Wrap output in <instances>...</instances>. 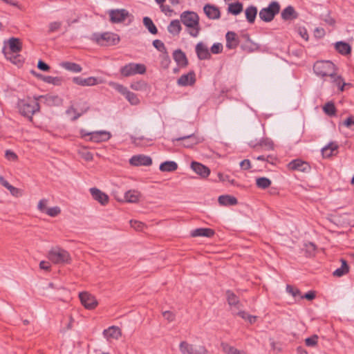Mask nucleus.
Instances as JSON below:
<instances>
[{"label": "nucleus", "instance_id": "obj_59", "mask_svg": "<svg viewBox=\"0 0 354 354\" xmlns=\"http://www.w3.org/2000/svg\"><path fill=\"white\" fill-rule=\"evenodd\" d=\"M62 26L61 21H53L49 24L48 26V31L49 32H55L60 29Z\"/></svg>", "mask_w": 354, "mask_h": 354}, {"label": "nucleus", "instance_id": "obj_10", "mask_svg": "<svg viewBox=\"0 0 354 354\" xmlns=\"http://www.w3.org/2000/svg\"><path fill=\"white\" fill-rule=\"evenodd\" d=\"M110 21L113 24L123 22L130 15L125 9H115L109 11Z\"/></svg>", "mask_w": 354, "mask_h": 354}, {"label": "nucleus", "instance_id": "obj_53", "mask_svg": "<svg viewBox=\"0 0 354 354\" xmlns=\"http://www.w3.org/2000/svg\"><path fill=\"white\" fill-rule=\"evenodd\" d=\"M271 184L270 178H257V185L258 187L266 189Z\"/></svg>", "mask_w": 354, "mask_h": 354}, {"label": "nucleus", "instance_id": "obj_46", "mask_svg": "<svg viewBox=\"0 0 354 354\" xmlns=\"http://www.w3.org/2000/svg\"><path fill=\"white\" fill-rule=\"evenodd\" d=\"M241 48L249 53L254 52L258 49V46L257 44L252 42V41H249L248 42H245L241 45Z\"/></svg>", "mask_w": 354, "mask_h": 354}, {"label": "nucleus", "instance_id": "obj_32", "mask_svg": "<svg viewBox=\"0 0 354 354\" xmlns=\"http://www.w3.org/2000/svg\"><path fill=\"white\" fill-rule=\"evenodd\" d=\"M297 17L294 8L291 6L286 7L281 12V18L284 20H290Z\"/></svg>", "mask_w": 354, "mask_h": 354}, {"label": "nucleus", "instance_id": "obj_1", "mask_svg": "<svg viewBox=\"0 0 354 354\" xmlns=\"http://www.w3.org/2000/svg\"><path fill=\"white\" fill-rule=\"evenodd\" d=\"M313 70L317 76L330 77L333 83L342 91L346 84L342 78L336 73V68L334 64L330 61H318L313 66Z\"/></svg>", "mask_w": 354, "mask_h": 354}, {"label": "nucleus", "instance_id": "obj_58", "mask_svg": "<svg viewBox=\"0 0 354 354\" xmlns=\"http://www.w3.org/2000/svg\"><path fill=\"white\" fill-rule=\"evenodd\" d=\"M259 145L265 147L267 149H272L273 148V142L270 139L266 138L260 141Z\"/></svg>", "mask_w": 354, "mask_h": 354}, {"label": "nucleus", "instance_id": "obj_33", "mask_svg": "<svg viewBox=\"0 0 354 354\" xmlns=\"http://www.w3.org/2000/svg\"><path fill=\"white\" fill-rule=\"evenodd\" d=\"M178 168V165L174 161H165L160 164V170L162 171L171 172L176 171Z\"/></svg>", "mask_w": 354, "mask_h": 354}, {"label": "nucleus", "instance_id": "obj_49", "mask_svg": "<svg viewBox=\"0 0 354 354\" xmlns=\"http://www.w3.org/2000/svg\"><path fill=\"white\" fill-rule=\"evenodd\" d=\"M82 112H78L76 109L71 106L66 111V114L68 117L71 118V120H75L77 119L82 114Z\"/></svg>", "mask_w": 354, "mask_h": 354}, {"label": "nucleus", "instance_id": "obj_30", "mask_svg": "<svg viewBox=\"0 0 354 354\" xmlns=\"http://www.w3.org/2000/svg\"><path fill=\"white\" fill-rule=\"evenodd\" d=\"M342 266L340 268L336 269L333 272V275L337 277H341L344 276V274H347L349 271V266L348 265L347 261L344 259H341Z\"/></svg>", "mask_w": 354, "mask_h": 354}, {"label": "nucleus", "instance_id": "obj_40", "mask_svg": "<svg viewBox=\"0 0 354 354\" xmlns=\"http://www.w3.org/2000/svg\"><path fill=\"white\" fill-rule=\"evenodd\" d=\"M143 24L145 25V26L148 29V30L151 33V34H156L158 30H157V28L156 27V26L154 25L153 22L152 21V20L148 17H145L143 18Z\"/></svg>", "mask_w": 354, "mask_h": 354}, {"label": "nucleus", "instance_id": "obj_26", "mask_svg": "<svg viewBox=\"0 0 354 354\" xmlns=\"http://www.w3.org/2000/svg\"><path fill=\"white\" fill-rule=\"evenodd\" d=\"M195 82V75L193 72H189L187 74L183 75L178 80V84L180 86L192 85Z\"/></svg>", "mask_w": 354, "mask_h": 354}, {"label": "nucleus", "instance_id": "obj_24", "mask_svg": "<svg viewBox=\"0 0 354 354\" xmlns=\"http://www.w3.org/2000/svg\"><path fill=\"white\" fill-rule=\"evenodd\" d=\"M226 47L229 49H234L239 45L237 35L234 32H227L226 35Z\"/></svg>", "mask_w": 354, "mask_h": 354}, {"label": "nucleus", "instance_id": "obj_41", "mask_svg": "<svg viewBox=\"0 0 354 354\" xmlns=\"http://www.w3.org/2000/svg\"><path fill=\"white\" fill-rule=\"evenodd\" d=\"M236 315L241 317L243 319L248 321L250 324H254L257 319V316L251 315L243 310H240L236 313Z\"/></svg>", "mask_w": 354, "mask_h": 354}, {"label": "nucleus", "instance_id": "obj_56", "mask_svg": "<svg viewBox=\"0 0 354 354\" xmlns=\"http://www.w3.org/2000/svg\"><path fill=\"white\" fill-rule=\"evenodd\" d=\"M306 256L308 257H312L315 254L316 245L313 243H308L306 245Z\"/></svg>", "mask_w": 354, "mask_h": 354}, {"label": "nucleus", "instance_id": "obj_11", "mask_svg": "<svg viewBox=\"0 0 354 354\" xmlns=\"http://www.w3.org/2000/svg\"><path fill=\"white\" fill-rule=\"evenodd\" d=\"M79 297L82 304L87 309L91 310L97 306L95 297L87 292H80Z\"/></svg>", "mask_w": 354, "mask_h": 354}, {"label": "nucleus", "instance_id": "obj_17", "mask_svg": "<svg viewBox=\"0 0 354 354\" xmlns=\"http://www.w3.org/2000/svg\"><path fill=\"white\" fill-rule=\"evenodd\" d=\"M130 163L132 165L140 166V165H150L152 162L151 158L149 156L144 155H138L133 156L130 160Z\"/></svg>", "mask_w": 354, "mask_h": 354}, {"label": "nucleus", "instance_id": "obj_22", "mask_svg": "<svg viewBox=\"0 0 354 354\" xmlns=\"http://www.w3.org/2000/svg\"><path fill=\"white\" fill-rule=\"evenodd\" d=\"M192 237L203 236V237H212L214 234V231L211 228H196L193 230L191 233Z\"/></svg>", "mask_w": 354, "mask_h": 354}, {"label": "nucleus", "instance_id": "obj_60", "mask_svg": "<svg viewBox=\"0 0 354 354\" xmlns=\"http://www.w3.org/2000/svg\"><path fill=\"white\" fill-rule=\"evenodd\" d=\"M223 50V45L221 43H215L211 48V52L214 54H218Z\"/></svg>", "mask_w": 354, "mask_h": 354}, {"label": "nucleus", "instance_id": "obj_63", "mask_svg": "<svg viewBox=\"0 0 354 354\" xmlns=\"http://www.w3.org/2000/svg\"><path fill=\"white\" fill-rule=\"evenodd\" d=\"M315 292L310 290L305 293L304 295H301V296H300V299H306L308 301H311L315 298Z\"/></svg>", "mask_w": 354, "mask_h": 354}, {"label": "nucleus", "instance_id": "obj_51", "mask_svg": "<svg viewBox=\"0 0 354 354\" xmlns=\"http://www.w3.org/2000/svg\"><path fill=\"white\" fill-rule=\"evenodd\" d=\"M219 181H221L225 185H227V183H229L234 187H240L241 189L245 187L243 185L238 183L234 178H232L231 180L230 178H219Z\"/></svg>", "mask_w": 354, "mask_h": 354}, {"label": "nucleus", "instance_id": "obj_36", "mask_svg": "<svg viewBox=\"0 0 354 354\" xmlns=\"http://www.w3.org/2000/svg\"><path fill=\"white\" fill-rule=\"evenodd\" d=\"M139 193L135 190H129L124 194L125 201L128 203H137L139 201Z\"/></svg>", "mask_w": 354, "mask_h": 354}, {"label": "nucleus", "instance_id": "obj_62", "mask_svg": "<svg viewBox=\"0 0 354 354\" xmlns=\"http://www.w3.org/2000/svg\"><path fill=\"white\" fill-rule=\"evenodd\" d=\"M5 157L10 161H15L17 159V156L11 150H6L5 152Z\"/></svg>", "mask_w": 354, "mask_h": 354}, {"label": "nucleus", "instance_id": "obj_18", "mask_svg": "<svg viewBox=\"0 0 354 354\" xmlns=\"http://www.w3.org/2000/svg\"><path fill=\"white\" fill-rule=\"evenodd\" d=\"M218 202L221 206L225 207L233 206L238 204L237 198L229 194L219 196Z\"/></svg>", "mask_w": 354, "mask_h": 354}, {"label": "nucleus", "instance_id": "obj_38", "mask_svg": "<svg viewBox=\"0 0 354 354\" xmlns=\"http://www.w3.org/2000/svg\"><path fill=\"white\" fill-rule=\"evenodd\" d=\"M257 14V9L254 6H250L245 10V17L248 22L253 23Z\"/></svg>", "mask_w": 354, "mask_h": 354}, {"label": "nucleus", "instance_id": "obj_39", "mask_svg": "<svg viewBox=\"0 0 354 354\" xmlns=\"http://www.w3.org/2000/svg\"><path fill=\"white\" fill-rule=\"evenodd\" d=\"M62 66L65 69L75 73H80L82 71V67L75 63L66 62L62 63Z\"/></svg>", "mask_w": 354, "mask_h": 354}, {"label": "nucleus", "instance_id": "obj_19", "mask_svg": "<svg viewBox=\"0 0 354 354\" xmlns=\"http://www.w3.org/2000/svg\"><path fill=\"white\" fill-rule=\"evenodd\" d=\"M203 10L207 17L210 19H218L220 18V11L215 6L207 4L204 6Z\"/></svg>", "mask_w": 354, "mask_h": 354}, {"label": "nucleus", "instance_id": "obj_52", "mask_svg": "<svg viewBox=\"0 0 354 354\" xmlns=\"http://www.w3.org/2000/svg\"><path fill=\"white\" fill-rule=\"evenodd\" d=\"M61 212V209L58 206L48 207H46V214L51 217H55Z\"/></svg>", "mask_w": 354, "mask_h": 354}, {"label": "nucleus", "instance_id": "obj_55", "mask_svg": "<svg viewBox=\"0 0 354 354\" xmlns=\"http://www.w3.org/2000/svg\"><path fill=\"white\" fill-rule=\"evenodd\" d=\"M318 335H313L305 339V344L307 346H315L318 342Z\"/></svg>", "mask_w": 354, "mask_h": 354}, {"label": "nucleus", "instance_id": "obj_3", "mask_svg": "<svg viewBox=\"0 0 354 354\" xmlns=\"http://www.w3.org/2000/svg\"><path fill=\"white\" fill-rule=\"evenodd\" d=\"M42 95L37 98H27L19 100L17 107L19 113L28 118H31L32 115L39 110L38 100L42 98Z\"/></svg>", "mask_w": 354, "mask_h": 354}, {"label": "nucleus", "instance_id": "obj_4", "mask_svg": "<svg viewBox=\"0 0 354 354\" xmlns=\"http://www.w3.org/2000/svg\"><path fill=\"white\" fill-rule=\"evenodd\" d=\"M48 258L50 261L57 264H68L71 261L70 254L59 247L52 248L48 252Z\"/></svg>", "mask_w": 354, "mask_h": 354}, {"label": "nucleus", "instance_id": "obj_27", "mask_svg": "<svg viewBox=\"0 0 354 354\" xmlns=\"http://www.w3.org/2000/svg\"><path fill=\"white\" fill-rule=\"evenodd\" d=\"M0 184L7 188L12 196L19 197L22 195V190L10 185L6 178H0Z\"/></svg>", "mask_w": 354, "mask_h": 354}, {"label": "nucleus", "instance_id": "obj_25", "mask_svg": "<svg viewBox=\"0 0 354 354\" xmlns=\"http://www.w3.org/2000/svg\"><path fill=\"white\" fill-rule=\"evenodd\" d=\"M338 145L333 142H330L328 145L322 149V156L324 158H330L335 155L337 152Z\"/></svg>", "mask_w": 354, "mask_h": 354}, {"label": "nucleus", "instance_id": "obj_64", "mask_svg": "<svg viewBox=\"0 0 354 354\" xmlns=\"http://www.w3.org/2000/svg\"><path fill=\"white\" fill-rule=\"evenodd\" d=\"M344 125L348 128H349L350 129H351L352 131H354V120L350 117V118H348L344 122Z\"/></svg>", "mask_w": 354, "mask_h": 354}, {"label": "nucleus", "instance_id": "obj_15", "mask_svg": "<svg viewBox=\"0 0 354 354\" xmlns=\"http://www.w3.org/2000/svg\"><path fill=\"white\" fill-rule=\"evenodd\" d=\"M191 168L201 177H207L210 174V169L207 167L196 161L191 163Z\"/></svg>", "mask_w": 354, "mask_h": 354}, {"label": "nucleus", "instance_id": "obj_37", "mask_svg": "<svg viewBox=\"0 0 354 354\" xmlns=\"http://www.w3.org/2000/svg\"><path fill=\"white\" fill-rule=\"evenodd\" d=\"M5 56L8 59L10 60L13 64L18 66H21L23 63L22 57L17 53L12 54L11 53H5Z\"/></svg>", "mask_w": 354, "mask_h": 354}, {"label": "nucleus", "instance_id": "obj_2", "mask_svg": "<svg viewBox=\"0 0 354 354\" xmlns=\"http://www.w3.org/2000/svg\"><path fill=\"white\" fill-rule=\"evenodd\" d=\"M180 18L189 35L192 37H197L201 30L198 15L192 11H185L181 13Z\"/></svg>", "mask_w": 354, "mask_h": 354}, {"label": "nucleus", "instance_id": "obj_20", "mask_svg": "<svg viewBox=\"0 0 354 354\" xmlns=\"http://www.w3.org/2000/svg\"><path fill=\"white\" fill-rule=\"evenodd\" d=\"M103 335L107 339L111 338L118 339L121 336V331L119 327L112 326L104 330Z\"/></svg>", "mask_w": 354, "mask_h": 354}, {"label": "nucleus", "instance_id": "obj_35", "mask_svg": "<svg viewBox=\"0 0 354 354\" xmlns=\"http://www.w3.org/2000/svg\"><path fill=\"white\" fill-rule=\"evenodd\" d=\"M130 87L136 91H147L149 88V85L145 81L140 80L132 82Z\"/></svg>", "mask_w": 354, "mask_h": 354}, {"label": "nucleus", "instance_id": "obj_13", "mask_svg": "<svg viewBox=\"0 0 354 354\" xmlns=\"http://www.w3.org/2000/svg\"><path fill=\"white\" fill-rule=\"evenodd\" d=\"M288 168L291 170L299 171L302 172L310 171L311 167L306 162L300 160H295L288 164Z\"/></svg>", "mask_w": 354, "mask_h": 354}, {"label": "nucleus", "instance_id": "obj_5", "mask_svg": "<svg viewBox=\"0 0 354 354\" xmlns=\"http://www.w3.org/2000/svg\"><path fill=\"white\" fill-rule=\"evenodd\" d=\"M91 39L101 46L115 45L120 41L119 36L113 32L93 33Z\"/></svg>", "mask_w": 354, "mask_h": 354}, {"label": "nucleus", "instance_id": "obj_16", "mask_svg": "<svg viewBox=\"0 0 354 354\" xmlns=\"http://www.w3.org/2000/svg\"><path fill=\"white\" fill-rule=\"evenodd\" d=\"M73 82L82 86H91L100 83L97 79L94 77H89L87 78L75 77L73 78Z\"/></svg>", "mask_w": 354, "mask_h": 354}, {"label": "nucleus", "instance_id": "obj_6", "mask_svg": "<svg viewBox=\"0 0 354 354\" xmlns=\"http://www.w3.org/2000/svg\"><path fill=\"white\" fill-rule=\"evenodd\" d=\"M280 10L279 3L277 1L271 2L266 8H262L259 12V17L266 22L271 21L274 16L279 13Z\"/></svg>", "mask_w": 354, "mask_h": 354}, {"label": "nucleus", "instance_id": "obj_28", "mask_svg": "<svg viewBox=\"0 0 354 354\" xmlns=\"http://www.w3.org/2000/svg\"><path fill=\"white\" fill-rule=\"evenodd\" d=\"M227 304L230 306L239 308L240 301L239 297L230 290H227L225 292Z\"/></svg>", "mask_w": 354, "mask_h": 354}, {"label": "nucleus", "instance_id": "obj_14", "mask_svg": "<svg viewBox=\"0 0 354 354\" xmlns=\"http://www.w3.org/2000/svg\"><path fill=\"white\" fill-rule=\"evenodd\" d=\"M177 141H183V145L185 147H192L202 142L203 139L196 136L195 135H189L176 139Z\"/></svg>", "mask_w": 354, "mask_h": 354}, {"label": "nucleus", "instance_id": "obj_21", "mask_svg": "<svg viewBox=\"0 0 354 354\" xmlns=\"http://www.w3.org/2000/svg\"><path fill=\"white\" fill-rule=\"evenodd\" d=\"M9 46V51L4 50L5 53H11L12 54H16L21 51V44L19 39L12 37L8 41Z\"/></svg>", "mask_w": 354, "mask_h": 354}, {"label": "nucleus", "instance_id": "obj_50", "mask_svg": "<svg viewBox=\"0 0 354 354\" xmlns=\"http://www.w3.org/2000/svg\"><path fill=\"white\" fill-rule=\"evenodd\" d=\"M62 82V78L60 77L46 76V83L49 84L59 86L61 85Z\"/></svg>", "mask_w": 354, "mask_h": 354}, {"label": "nucleus", "instance_id": "obj_29", "mask_svg": "<svg viewBox=\"0 0 354 354\" xmlns=\"http://www.w3.org/2000/svg\"><path fill=\"white\" fill-rule=\"evenodd\" d=\"M174 59L176 62L178 66H185L187 64L186 56L180 50H176L173 54Z\"/></svg>", "mask_w": 354, "mask_h": 354}, {"label": "nucleus", "instance_id": "obj_61", "mask_svg": "<svg viewBox=\"0 0 354 354\" xmlns=\"http://www.w3.org/2000/svg\"><path fill=\"white\" fill-rule=\"evenodd\" d=\"M153 46L160 52L165 51V47L164 44L158 39H156L153 41Z\"/></svg>", "mask_w": 354, "mask_h": 354}, {"label": "nucleus", "instance_id": "obj_9", "mask_svg": "<svg viewBox=\"0 0 354 354\" xmlns=\"http://www.w3.org/2000/svg\"><path fill=\"white\" fill-rule=\"evenodd\" d=\"M179 349L182 354H207V350L204 346L195 348L192 344L183 341L180 343Z\"/></svg>", "mask_w": 354, "mask_h": 354}, {"label": "nucleus", "instance_id": "obj_43", "mask_svg": "<svg viewBox=\"0 0 354 354\" xmlns=\"http://www.w3.org/2000/svg\"><path fill=\"white\" fill-rule=\"evenodd\" d=\"M46 104L58 106L62 104V99L57 95H48L46 96Z\"/></svg>", "mask_w": 354, "mask_h": 354}, {"label": "nucleus", "instance_id": "obj_7", "mask_svg": "<svg viewBox=\"0 0 354 354\" xmlns=\"http://www.w3.org/2000/svg\"><path fill=\"white\" fill-rule=\"evenodd\" d=\"M145 72L146 67L142 64L129 63L120 68V73L124 77L144 74Z\"/></svg>", "mask_w": 354, "mask_h": 354}, {"label": "nucleus", "instance_id": "obj_44", "mask_svg": "<svg viewBox=\"0 0 354 354\" xmlns=\"http://www.w3.org/2000/svg\"><path fill=\"white\" fill-rule=\"evenodd\" d=\"M125 97L132 105H138L140 103V100L138 95L129 91H127L125 95Z\"/></svg>", "mask_w": 354, "mask_h": 354}, {"label": "nucleus", "instance_id": "obj_48", "mask_svg": "<svg viewBox=\"0 0 354 354\" xmlns=\"http://www.w3.org/2000/svg\"><path fill=\"white\" fill-rule=\"evenodd\" d=\"M109 85L112 88H113L115 90H116L117 91H118L120 93H121L122 95H123L124 96L127 94V91H129L127 89V88H126L123 85L115 83V82H111L109 83Z\"/></svg>", "mask_w": 354, "mask_h": 354}, {"label": "nucleus", "instance_id": "obj_23", "mask_svg": "<svg viewBox=\"0 0 354 354\" xmlns=\"http://www.w3.org/2000/svg\"><path fill=\"white\" fill-rule=\"evenodd\" d=\"M196 52L200 59H206L210 57V53L208 48L202 42L197 44Z\"/></svg>", "mask_w": 354, "mask_h": 354}, {"label": "nucleus", "instance_id": "obj_34", "mask_svg": "<svg viewBox=\"0 0 354 354\" xmlns=\"http://www.w3.org/2000/svg\"><path fill=\"white\" fill-rule=\"evenodd\" d=\"M335 49L342 55H348L351 53V47L346 42L337 41L335 44Z\"/></svg>", "mask_w": 354, "mask_h": 354}, {"label": "nucleus", "instance_id": "obj_42", "mask_svg": "<svg viewBox=\"0 0 354 354\" xmlns=\"http://www.w3.org/2000/svg\"><path fill=\"white\" fill-rule=\"evenodd\" d=\"M243 10V5L241 3H231L228 6L229 12L237 15Z\"/></svg>", "mask_w": 354, "mask_h": 354}, {"label": "nucleus", "instance_id": "obj_54", "mask_svg": "<svg viewBox=\"0 0 354 354\" xmlns=\"http://www.w3.org/2000/svg\"><path fill=\"white\" fill-rule=\"evenodd\" d=\"M324 111L328 115H333L335 113V107L331 102L326 103L323 107Z\"/></svg>", "mask_w": 354, "mask_h": 354}, {"label": "nucleus", "instance_id": "obj_45", "mask_svg": "<svg viewBox=\"0 0 354 354\" xmlns=\"http://www.w3.org/2000/svg\"><path fill=\"white\" fill-rule=\"evenodd\" d=\"M286 291L289 294H290L295 299L299 298L300 299V296H301V291L294 286L288 284L286 286Z\"/></svg>", "mask_w": 354, "mask_h": 354}, {"label": "nucleus", "instance_id": "obj_47", "mask_svg": "<svg viewBox=\"0 0 354 354\" xmlns=\"http://www.w3.org/2000/svg\"><path fill=\"white\" fill-rule=\"evenodd\" d=\"M221 346L223 351L227 354H241V352L238 349L227 344L222 343Z\"/></svg>", "mask_w": 354, "mask_h": 354}, {"label": "nucleus", "instance_id": "obj_57", "mask_svg": "<svg viewBox=\"0 0 354 354\" xmlns=\"http://www.w3.org/2000/svg\"><path fill=\"white\" fill-rule=\"evenodd\" d=\"M79 154L82 158H84L86 161H89L93 159V154L86 149H82L80 150Z\"/></svg>", "mask_w": 354, "mask_h": 354}, {"label": "nucleus", "instance_id": "obj_8", "mask_svg": "<svg viewBox=\"0 0 354 354\" xmlns=\"http://www.w3.org/2000/svg\"><path fill=\"white\" fill-rule=\"evenodd\" d=\"M82 136H90L89 140L95 142H101L107 141L111 138V133L106 131H93V132H84L81 131Z\"/></svg>", "mask_w": 354, "mask_h": 354}, {"label": "nucleus", "instance_id": "obj_31", "mask_svg": "<svg viewBox=\"0 0 354 354\" xmlns=\"http://www.w3.org/2000/svg\"><path fill=\"white\" fill-rule=\"evenodd\" d=\"M181 29L180 21L177 19L171 21L167 27L169 32L174 36L178 35Z\"/></svg>", "mask_w": 354, "mask_h": 354}, {"label": "nucleus", "instance_id": "obj_12", "mask_svg": "<svg viewBox=\"0 0 354 354\" xmlns=\"http://www.w3.org/2000/svg\"><path fill=\"white\" fill-rule=\"evenodd\" d=\"M89 192L92 198L102 205L104 206L108 204L109 201V197L106 193L102 192L100 189L96 187L90 188Z\"/></svg>", "mask_w": 354, "mask_h": 354}]
</instances>
